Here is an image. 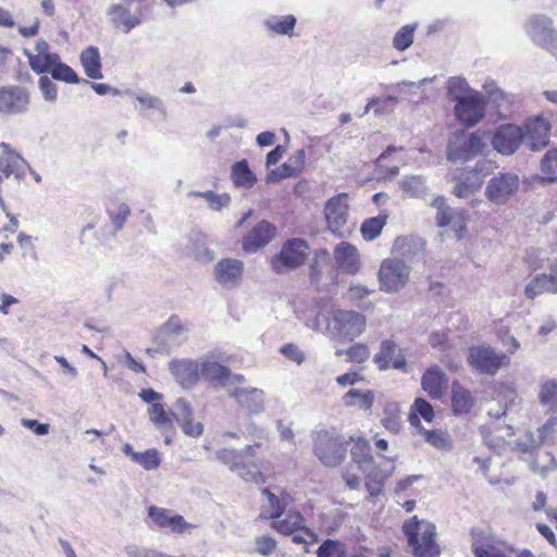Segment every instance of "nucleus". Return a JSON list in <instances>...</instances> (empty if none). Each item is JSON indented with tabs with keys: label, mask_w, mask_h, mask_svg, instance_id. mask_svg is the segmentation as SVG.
Wrapping results in <instances>:
<instances>
[{
	"label": "nucleus",
	"mask_w": 557,
	"mask_h": 557,
	"mask_svg": "<svg viewBox=\"0 0 557 557\" xmlns=\"http://www.w3.org/2000/svg\"><path fill=\"white\" fill-rule=\"evenodd\" d=\"M539 399L542 405H557V380H548L542 384Z\"/></svg>",
	"instance_id": "nucleus-58"
},
{
	"label": "nucleus",
	"mask_w": 557,
	"mask_h": 557,
	"mask_svg": "<svg viewBox=\"0 0 557 557\" xmlns=\"http://www.w3.org/2000/svg\"><path fill=\"white\" fill-rule=\"evenodd\" d=\"M42 97L48 102H55L58 99L57 85L46 75L40 76L38 81Z\"/></svg>",
	"instance_id": "nucleus-60"
},
{
	"label": "nucleus",
	"mask_w": 557,
	"mask_h": 557,
	"mask_svg": "<svg viewBox=\"0 0 557 557\" xmlns=\"http://www.w3.org/2000/svg\"><path fill=\"white\" fill-rule=\"evenodd\" d=\"M398 187L410 198H422L428 194L426 178L422 175H406L398 181Z\"/></svg>",
	"instance_id": "nucleus-37"
},
{
	"label": "nucleus",
	"mask_w": 557,
	"mask_h": 557,
	"mask_svg": "<svg viewBox=\"0 0 557 557\" xmlns=\"http://www.w3.org/2000/svg\"><path fill=\"white\" fill-rule=\"evenodd\" d=\"M131 214L129 207L126 203H119L111 213V220L115 230H121Z\"/></svg>",
	"instance_id": "nucleus-63"
},
{
	"label": "nucleus",
	"mask_w": 557,
	"mask_h": 557,
	"mask_svg": "<svg viewBox=\"0 0 557 557\" xmlns=\"http://www.w3.org/2000/svg\"><path fill=\"white\" fill-rule=\"evenodd\" d=\"M541 173L546 182L557 181V149L553 148L545 152L540 164Z\"/></svg>",
	"instance_id": "nucleus-47"
},
{
	"label": "nucleus",
	"mask_w": 557,
	"mask_h": 557,
	"mask_svg": "<svg viewBox=\"0 0 557 557\" xmlns=\"http://www.w3.org/2000/svg\"><path fill=\"white\" fill-rule=\"evenodd\" d=\"M231 180L236 188L250 189L257 183V176L249 169L247 160L235 162L231 169Z\"/></svg>",
	"instance_id": "nucleus-34"
},
{
	"label": "nucleus",
	"mask_w": 557,
	"mask_h": 557,
	"mask_svg": "<svg viewBox=\"0 0 557 557\" xmlns=\"http://www.w3.org/2000/svg\"><path fill=\"white\" fill-rule=\"evenodd\" d=\"M148 416L150 421L160 430L173 429V420L171 413H168L164 406L160 403L152 404L148 408Z\"/></svg>",
	"instance_id": "nucleus-46"
},
{
	"label": "nucleus",
	"mask_w": 557,
	"mask_h": 557,
	"mask_svg": "<svg viewBox=\"0 0 557 557\" xmlns=\"http://www.w3.org/2000/svg\"><path fill=\"white\" fill-rule=\"evenodd\" d=\"M300 172H298L290 162H285L277 171H271L268 174L267 182H274L281 178L294 177L297 176Z\"/></svg>",
	"instance_id": "nucleus-61"
},
{
	"label": "nucleus",
	"mask_w": 557,
	"mask_h": 557,
	"mask_svg": "<svg viewBox=\"0 0 557 557\" xmlns=\"http://www.w3.org/2000/svg\"><path fill=\"white\" fill-rule=\"evenodd\" d=\"M309 255L308 243L299 237L285 240L278 253L271 258L270 264L276 274H287L301 267Z\"/></svg>",
	"instance_id": "nucleus-4"
},
{
	"label": "nucleus",
	"mask_w": 557,
	"mask_h": 557,
	"mask_svg": "<svg viewBox=\"0 0 557 557\" xmlns=\"http://www.w3.org/2000/svg\"><path fill=\"white\" fill-rule=\"evenodd\" d=\"M244 269L245 265L242 260L223 258L214 265L213 275L223 288L233 289L240 284Z\"/></svg>",
	"instance_id": "nucleus-16"
},
{
	"label": "nucleus",
	"mask_w": 557,
	"mask_h": 557,
	"mask_svg": "<svg viewBox=\"0 0 557 557\" xmlns=\"http://www.w3.org/2000/svg\"><path fill=\"white\" fill-rule=\"evenodd\" d=\"M108 15L111 17V22L116 27H123L126 34L141 24V18L137 14H132L123 4L111 5Z\"/></svg>",
	"instance_id": "nucleus-32"
},
{
	"label": "nucleus",
	"mask_w": 557,
	"mask_h": 557,
	"mask_svg": "<svg viewBox=\"0 0 557 557\" xmlns=\"http://www.w3.org/2000/svg\"><path fill=\"white\" fill-rule=\"evenodd\" d=\"M387 215H377L370 219H367L360 227V232L362 237L366 240L375 239L382 232L384 225L386 224Z\"/></svg>",
	"instance_id": "nucleus-49"
},
{
	"label": "nucleus",
	"mask_w": 557,
	"mask_h": 557,
	"mask_svg": "<svg viewBox=\"0 0 557 557\" xmlns=\"http://www.w3.org/2000/svg\"><path fill=\"white\" fill-rule=\"evenodd\" d=\"M421 386L432 399H441L448 386V377L438 366H432L423 373Z\"/></svg>",
	"instance_id": "nucleus-26"
},
{
	"label": "nucleus",
	"mask_w": 557,
	"mask_h": 557,
	"mask_svg": "<svg viewBox=\"0 0 557 557\" xmlns=\"http://www.w3.org/2000/svg\"><path fill=\"white\" fill-rule=\"evenodd\" d=\"M187 253L196 260L207 263L213 260V252L209 249L207 239L201 234H195L187 246Z\"/></svg>",
	"instance_id": "nucleus-42"
},
{
	"label": "nucleus",
	"mask_w": 557,
	"mask_h": 557,
	"mask_svg": "<svg viewBox=\"0 0 557 557\" xmlns=\"http://www.w3.org/2000/svg\"><path fill=\"white\" fill-rule=\"evenodd\" d=\"M395 349L396 344L392 339H385L381 343L380 351L373 358L380 370L389 368Z\"/></svg>",
	"instance_id": "nucleus-54"
},
{
	"label": "nucleus",
	"mask_w": 557,
	"mask_h": 557,
	"mask_svg": "<svg viewBox=\"0 0 557 557\" xmlns=\"http://www.w3.org/2000/svg\"><path fill=\"white\" fill-rule=\"evenodd\" d=\"M297 20L294 15L288 14L284 16L270 15L263 24L265 28L276 35L292 36L296 26Z\"/></svg>",
	"instance_id": "nucleus-40"
},
{
	"label": "nucleus",
	"mask_w": 557,
	"mask_h": 557,
	"mask_svg": "<svg viewBox=\"0 0 557 557\" xmlns=\"http://www.w3.org/2000/svg\"><path fill=\"white\" fill-rule=\"evenodd\" d=\"M403 531L416 557L440 556V549L435 543L436 528L433 523L420 522L417 517H413L404 523Z\"/></svg>",
	"instance_id": "nucleus-3"
},
{
	"label": "nucleus",
	"mask_w": 557,
	"mask_h": 557,
	"mask_svg": "<svg viewBox=\"0 0 557 557\" xmlns=\"http://www.w3.org/2000/svg\"><path fill=\"white\" fill-rule=\"evenodd\" d=\"M491 102L496 107L498 115L502 119H506L512 112L515 97L500 89L494 94V98H492Z\"/></svg>",
	"instance_id": "nucleus-53"
},
{
	"label": "nucleus",
	"mask_w": 557,
	"mask_h": 557,
	"mask_svg": "<svg viewBox=\"0 0 557 557\" xmlns=\"http://www.w3.org/2000/svg\"><path fill=\"white\" fill-rule=\"evenodd\" d=\"M425 243L421 238L398 237L395 240L393 251L400 256V259L412 261L424 251Z\"/></svg>",
	"instance_id": "nucleus-33"
},
{
	"label": "nucleus",
	"mask_w": 557,
	"mask_h": 557,
	"mask_svg": "<svg viewBox=\"0 0 557 557\" xmlns=\"http://www.w3.org/2000/svg\"><path fill=\"white\" fill-rule=\"evenodd\" d=\"M474 406L472 393L455 380L451 383V410L456 416H463L471 411Z\"/></svg>",
	"instance_id": "nucleus-31"
},
{
	"label": "nucleus",
	"mask_w": 557,
	"mask_h": 557,
	"mask_svg": "<svg viewBox=\"0 0 557 557\" xmlns=\"http://www.w3.org/2000/svg\"><path fill=\"white\" fill-rule=\"evenodd\" d=\"M351 459L357 463L360 471L366 472L373 463L370 444L363 440L358 438L354 442L350 449Z\"/></svg>",
	"instance_id": "nucleus-41"
},
{
	"label": "nucleus",
	"mask_w": 557,
	"mask_h": 557,
	"mask_svg": "<svg viewBox=\"0 0 557 557\" xmlns=\"http://www.w3.org/2000/svg\"><path fill=\"white\" fill-rule=\"evenodd\" d=\"M523 129L512 124L498 126L492 136L493 148L503 156L513 154L523 141Z\"/></svg>",
	"instance_id": "nucleus-13"
},
{
	"label": "nucleus",
	"mask_w": 557,
	"mask_h": 557,
	"mask_svg": "<svg viewBox=\"0 0 557 557\" xmlns=\"http://www.w3.org/2000/svg\"><path fill=\"white\" fill-rule=\"evenodd\" d=\"M486 99L480 91H471L467 98L455 103L454 114L459 124L473 127L485 116Z\"/></svg>",
	"instance_id": "nucleus-10"
},
{
	"label": "nucleus",
	"mask_w": 557,
	"mask_h": 557,
	"mask_svg": "<svg viewBox=\"0 0 557 557\" xmlns=\"http://www.w3.org/2000/svg\"><path fill=\"white\" fill-rule=\"evenodd\" d=\"M169 369L176 382L186 389L194 387L199 380V366L191 359L173 360Z\"/></svg>",
	"instance_id": "nucleus-21"
},
{
	"label": "nucleus",
	"mask_w": 557,
	"mask_h": 557,
	"mask_svg": "<svg viewBox=\"0 0 557 557\" xmlns=\"http://www.w3.org/2000/svg\"><path fill=\"white\" fill-rule=\"evenodd\" d=\"M487 163L478 162L472 169H461L457 175L458 183L454 187V195L458 198H468L480 189L486 176Z\"/></svg>",
	"instance_id": "nucleus-12"
},
{
	"label": "nucleus",
	"mask_w": 557,
	"mask_h": 557,
	"mask_svg": "<svg viewBox=\"0 0 557 557\" xmlns=\"http://www.w3.org/2000/svg\"><path fill=\"white\" fill-rule=\"evenodd\" d=\"M170 413L186 435L198 437L203 433V425L200 422H193V408L185 398H178Z\"/></svg>",
	"instance_id": "nucleus-20"
},
{
	"label": "nucleus",
	"mask_w": 557,
	"mask_h": 557,
	"mask_svg": "<svg viewBox=\"0 0 557 557\" xmlns=\"http://www.w3.org/2000/svg\"><path fill=\"white\" fill-rule=\"evenodd\" d=\"M346 355L352 362L362 363L369 358V349L366 345L355 344L347 349Z\"/></svg>",
	"instance_id": "nucleus-62"
},
{
	"label": "nucleus",
	"mask_w": 557,
	"mask_h": 557,
	"mask_svg": "<svg viewBox=\"0 0 557 557\" xmlns=\"http://www.w3.org/2000/svg\"><path fill=\"white\" fill-rule=\"evenodd\" d=\"M417 24H407L403 26L393 38V47L397 51L407 50L412 44Z\"/></svg>",
	"instance_id": "nucleus-52"
},
{
	"label": "nucleus",
	"mask_w": 557,
	"mask_h": 557,
	"mask_svg": "<svg viewBox=\"0 0 557 557\" xmlns=\"http://www.w3.org/2000/svg\"><path fill=\"white\" fill-rule=\"evenodd\" d=\"M134 462L140 465L145 470L152 471L159 468L161 463L160 454L156 448H149L134 455Z\"/></svg>",
	"instance_id": "nucleus-56"
},
{
	"label": "nucleus",
	"mask_w": 557,
	"mask_h": 557,
	"mask_svg": "<svg viewBox=\"0 0 557 557\" xmlns=\"http://www.w3.org/2000/svg\"><path fill=\"white\" fill-rule=\"evenodd\" d=\"M304 517L298 511H288L284 518L273 519L272 527L280 533L292 535L297 531H304L306 535L311 537V543L318 542V536L314 532L304 527Z\"/></svg>",
	"instance_id": "nucleus-28"
},
{
	"label": "nucleus",
	"mask_w": 557,
	"mask_h": 557,
	"mask_svg": "<svg viewBox=\"0 0 557 557\" xmlns=\"http://www.w3.org/2000/svg\"><path fill=\"white\" fill-rule=\"evenodd\" d=\"M470 534L471 548L475 557H506L504 550L506 543L504 541L479 529H472Z\"/></svg>",
	"instance_id": "nucleus-18"
},
{
	"label": "nucleus",
	"mask_w": 557,
	"mask_h": 557,
	"mask_svg": "<svg viewBox=\"0 0 557 557\" xmlns=\"http://www.w3.org/2000/svg\"><path fill=\"white\" fill-rule=\"evenodd\" d=\"M419 432L424 440L437 449L449 450L451 448L450 437L448 433L441 430H426L420 426Z\"/></svg>",
	"instance_id": "nucleus-50"
},
{
	"label": "nucleus",
	"mask_w": 557,
	"mask_h": 557,
	"mask_svg": "<svg viewBox=\"0 0 557 557\" xmlns=\"http://www.w3.org/2000/svg\"><path fill=\"white\" fill-rule=\"evenodd\" d=\"M262 495L267 497L268 504L263 505L260 518L262 519H275L281 518L285 508L292 503V496L282 491L280 496H276L269 488H263Z\"/></svg>",
	"instance_id": "nucleus-30"
},
{
	"label": "nucleus",
	"mask_w": 557,
	"mask_h": 557,
	"mask_svg": "<svg viewBox=\"0 0 557 557\" xmlns=\"http://www.w3.org/2000/svg\"><path fill=\"white\" fill-rule=\"evenodd\" d=\"M24 54L28 59L30 69L37 74H44L48 71L51 72L53 64L59 62V54H34L28 50H24Z\"/></svg>",
	"instance_id": "nucleus-44"
},
{
	"label": "nucleus",
	"mask_w": 557,
	"mask_h": 557,
	"mask_svg": "<svg viewBox=\"0 0 557 557\" xmlns=\"http://www.w3.org/2000/svg\"><path fill=\"white\" fill-rule=\"evenodd\" d=\"M334 259L338 269L345 273L355 274L360 269L358 250L347 242H342L335 247Z\"/></svg>",
	"instance_id": "nucleus-27"
},
{
	"label": "nucleus",
	"mask_w": 557,
	"mask_h": 557,
	"mask_svg": "<svg viewBox=\"0 0 557 557\" xmlns=\"http://www.w3.org/2000/svg\"><path fill=\"white\" fill-rule=\"evenodd\" d=\"M0 148L2 151L0 156V166L11 168L16 172H20L21 164H27L22 156L12 149L9 144L2 141L0 144Z\"/></svg>",
	"instance_id": "nucleus-51"
},
{
	"label": "nucleus",
	"mask_w": 557,
	"mask_h": 557,
	"mask_svg": "<svg viewBox=\"0 0 557 557\" xmlns=\"http://www.w3.org/2000/svg\"><path fill=\"white\" fill-rule=\"evenodd\" d=\"M473 156L468 148L466 134L456 133L448 141L447 146V159L449 161H468Z\"/></svg>",
	"instance_id": "nucleus-38"
},
{
	"label": "nucleus",
	"mask_w": 557,
	"mask_h": 557,
	"mask_svg": "<svg viewBox=\"0 0 557 557\" xmlns=\"http://www.w3.org/2000/svg\"><path fill=\"white\" fill-rule=\"evenodd\" d=\"M135 99L144 109L156 110L163 117L166 116V109L161 98L150 95L148 92H140L135 96Z\"/></svg>",
	"instance_id": "nucleus-57"
},
{
	"label": "nucleus",
	"mask_w": 557,
	"mask_h": 557,
	"mask_svg": "<svg viewBox=\"0 0 557 557\" xmlns=\"http://www.w3.org/2000/svg\"><path fill=\"white\" fill-rule=\"evenodd\" d=\"M542 444L540 437L535 438L531 433H527L523 440L511 442L509 447L512 450L533 454Z\"/></svg>",
	"instance_id": "nucleus-59"
},
{
	"label": "nucleus",
	"mask_w": 557,
	"mask_h": 557,
	"mask_svg": "<svg viewBox=\"0 0 557 557\" xmlns=\"http://www.w3.org/2000/svg\"><path fill=\"white\" fill-rule=\"evenodd\" d=\"M447 95L455 102L460 101L462 98H467L471 91L466 78L460 76L449 77L447 81Z\"/></svg>",
	"instance_id": "nucleus-45"
},
{
	"label": "nucleus",
	"mask_w": 557,
	"mask_h": 557,
	"mask_svg": "<svg viewBox=\"0 0 557 557\" xmlns=\"http://www.w3.org/2000/svg\"><path fill=\"white\" fill-rule=\"evenodd\" d=\"M395 467L392 466L391 469L383 471L377 467H370L368 471H366V487L371 497H376L382 494L386 480L391 476Z\"/></svg>",
	"instance_id": "nucleus-35"
},
{
	"label": "nucleus",
	"mask_w": 557,
	"mask_h": 557,
	"mask_svg": "<svg viewBox=\"0 0 557 557\" xmlns=\"http://www.w3.org/2000/svg\"><path fill=\"white\" fill-rule=\"evenodd\" d=\"M313 443L314 455L326 467H336L346 457L345 440L333 432L327 430L317 432Z\"/></svg>",
	"instance_id": "nucleus-5"
},
{
	"label": "nucleus",
	"mask_w": 557,
	"mask_h": 557,
	"mask_svg": "<svg viewBox=\"0 0 557 557\" xmlns=\"http://www.w3.org/2000/svg\"><path fill=\"white\" fill-rule=\"evenodd\" d=\"M367 326L366 317L354 310L334 309L330 311L325 333L333 339L354 341Z\"/></svg>",
	"instance_id": "nucleus-2"
},
{
	"label": "nucleus",
	"mask_w": 557,
	"mask_h": 557,
	"mask_svg": "<svg viewBox=\"0 0 557 557\" xmlns=\"http://www.w3.org/2000/svg\"><path fill=\"white\" fill-rule=\"evenodd\" d=\"M528 37L537 46L548 48L557 45V30L553 20L544 14L530 16L524 24Z\"/></svg>",
	"instance_id": "nucleus-11"
},
{
	"label": "nucleus",
	"mask_w": 557,
	"mask_h": 557,
	"mask_svg": "<svg viewBox=\"0 0 557 557\" xmlns=\"http://www.w3.org/2000/svg\"><path fill=\"white\" fill-rule=\"evenodd\" d=\"M423 418L426 422H431L434 417V410L432 405L423 398H417L412 406V413L409 419L412 425H416L420 429V419Z\"/></svg>",
	"instance_id": "nucleus-48"
},
{
	"label": "nucleus",
	"mask_w": 557,
	"mask_h": 557,
	"mask_svg": "<svg viewBox=\"0 0 557 557\" xmlns=\"http://www.w3.org/2000/svg\"><path fill=\"white\" fill-rule=\"evenodd\" d=\"M51 76L55 81H61L64 83L77 84L81 82L77 74L73 71L71 66L61 62V58L59 57V62L57 61L51 69Z\"/></svg>",
	"instance_id": "nucleus-55"
},
{
	"label": "nucleus",
	"mask_w": 557,
	"mask_h": 557,
	"mask_svg": "<svg viewBox=\"0 0 557 557\" xmlns=\"http://www.w3.org/2000/svg\"><path fill=\"white\" fill-rule=\"evenodd\" d=\"M523 140L533 151L545 148L549 143L550 123L543 116H535L524 125Z\"/></svg>",
	"instance_id": "nucleus-19"
},
{
	"label": "nucleus",
	"mask_w": 557,
	"mask_h": 557,
	"mask_svg": "<svg viewBox=\"0 0 557 557\" xmlns=\"http://www.w3.org/2000/svg\"><path fill=\"white\" fill-rule=\"evenodd\" d=\"M468 362L480 374L495 375L510 364V358L490 345H478L469 348Z\"/></svg>",
	"instance_id": "nucleus-6"
},
{
	"label": "nucleus",
	"mask_w": 557,
	"mask_h": 557,
	"mask_svg": "<svg viewBox=\"0 0 557 557\" xmlns=\"http://www.w3.org/2000/svg\"><path fill=\"white\" fill-rule=\"evenodd\" d=\"M485 444L494 451L500 454L507 446H511V438L513 436L512 428L504 424L493 429L492 426H483L481 430Z\"/></svg>",
	"instance_id": "nucleus-29"
},
{
	"label": "nucleus",
	"mask_w": 557,
	"mask_h": 557,
	"mask_svg": "<svg viewBox=\"0 0 557 557\" xmlns=\"http://www.w3.org/2000/svg\"><path fill=\"white\" fill-rule=\"evenodd\" d=\"M276 234V226L267 220H262L244 236L242 248L248 253L257 252L265 247Z\"/></svg>",
	"instance_id": "nucleus-17"
},
{
	"label": "nucleus",
	"mask_w": 557,
	"mask_h": 557,
	"mask_svg": "<svg viewBox=\"0 0 557 557\" xmlns=\"http://www.w3.org/2000/svg\"><path fill=\"white\" fill-rule=\"evenodd\" d=\"M200 375L211 382L221 385L225 388L227 383L228 368L216 361L207 360L200 367Z\"/></svg>",
	"instance_id": "nucleus-39"
},
{
	"label": "nucleus",
	"mask_w": 557,
	"mask_h": 557,
	"mask_svg": "<svg viewBox=\"0 0 557 557\" xmlns=\"http://www.w3.org/2000/svg\"><path fill=\"white\" fill-rule=\"evenodd\" d=\"M280 351L284 357L297 364H301L305 361V354L297 345L285 344L281 347Z\"/></svg>",
	"instance_id": "nucleus-64"
},
{
	"label": "nucleus",
	"mask_w": 557,
	"mask_h": 557,
	"mask_svg": "<svg viewBox=\"0 0 557 557\" xmlns=\"http://www.w3.org/2000/svg\"><path fill=\"white\" fill-rule=\"evenodd\" d=\"M29 92L21 86H8L0 88V113L22 114L28 110Z\"/></svg>",
	"instance_id": "nucleus-15"
},
{
	"label": "nucleus",
	"mask_w": 557,
	"mask_h": 557,
	"mask_svg": "<svg viewBox=\"0 0 557 557\" xmlns=\"http://www.w3.org/2000/svg\"><path fill=\"white\" fill-rule=\"evenodd\" d=\"M189 325L183 322L177 315H172L162 325L160 330V337L165 341L161 343L162 349H168L170 346H180L188 338Z\"/></svg>",
	"instance_id": "nucleus-22"
},
{
	"label": "nucleus",
	"mask_w": 557,
	"mask_h": 557,
	"mask_svg": "<svg viewBox=\"0 0 557 557\" xmlns=\"http://www.w3.org/2000/svg\"><path fill=\"white\" fill-rule=\"evenodd\" d=\"M411 268L403 259L393 257L382 261L379 270L381 289L386 293L398 292L408 283Z\"/></svg>",
	"instance_id": "nucleus-7"
},
{
	"label": "nucleus",
	"mask_w": 557,
	"mask_h": 557,
	"mask_svg": "<svg viewBox=\"0 0 557 557\" xmlns=\"http://www.w3.org/2000/svg\"><path fill=\"white\" fill-rule=\"evenodd\" d=\"M520 178L511 172H499L486 184L485 197L494 205L503 206L519 190Z\"/></svg>",
	"instance_id": "nucleus-8"
},
{
	"label": "nucleus",
	"mask_w": 557,
	"mask_h": 557,
	"mask_svg": "<svg viewBox=\"0 0 557 557\" xmlns=\"http://www.w3.org/2000/svg\"><path fill=\"white\" fill-rule=\"evenodd\" d=\"M324 215L330 231L338 237H344L348 218L347 195L339 194L329 199L324 207Z\"/></svg>",
	"instance_id": "nucleus-14"
},
{
	"label": "nucleus",
	"mask_w": 557,
	"mask_h": 557,
	"mask_svg": "<svg viewBox=\"0 0 557 557\" xmlns=\"http://www.w3.org/2000/svg\"><path fill=\"white\" fill-rule=\"evenodd\" d=\"M149 517L159 528H169L174 533L189 532L195 525L186 522L183 516L172 515L169 509L151 506Z\"/></svg>",
	"instance_id": "nucleus-24"
},
{
	"label": "nucleus",
	"mask_w": 557,
	"mask_h": 557,
	"mask_svg": "<svg viewBox=\"0 0 557 557\" xmlns=\"http://www.w3.org/2000/svg\"><path fill=\"white\" fill-rule=\"evenodd\" d=\"M256 447H259V444L248 445L243 450L222 448L216 451V458L230 466L231 471L239 475L244 481L262 484L265 482V475L261 471L259 463L249 460L253 457Z\"/></svg>",
	"instance_id": "nucleus-1"
},
{
	"label": "nucleus",
	"mask_w": 557,
	"mask_h": 557,
	"mask_svg": "<svg viewBox=\"0 0 557 557\" xmlns=\"http://www.w3.org/2000/svg\"><path fill=\"white\" fill-rule=\"evenodd\" d=\"M544 293L557 294V261L552 264L548 274H537L524 287V295L529 299Z\"/></svg>",
	"instance_id": "nucleus-25"
},
{
	"label": "nucleus",
	"mask_w": 557,
	"mask_h": 557,
	"mask_svg": "<svg viewBox=\"0 0 557 557\" xmlns=\"http://www.w3.org/2000/svg\"><path fill=\"white\" fill-rule=\"evenodd\" d=\"M230 397L234 398L236 404L249 413H261L265 409L264 392L257 387H246L232 389Z\"/></svg>",
	"instance_id": "nucleus-23"
},
{
	"label": "nucleus",
	"mask_w": 557,
	"mask_h": 557,
	"mask_svg": "<svg viewBox=\"0 0 557 557\" xmlns=\"http://www.w3.org/2000/svg\"><path fill=\"white\" fill-rule=\"evenodd\" d=\"M431 207L436 209V225L453 231L457 239H461L468 222L467 212L462 209H455L446 203L444 196H437L431 202Z\"/></svg>",
	"instance_id": "nucleus-9"
},
{
	"label": "nucleus",
	"mask_w": 557,
	"mask_h": 557,
	"mask_svg": "<svg viewBox=\"0 0 557 557\" xmlns=\"http://www.w3.org/2000/svg\"><path fill=\"white\" fill-rule=\"evenodd\" d=\"M81 63L85 74L91 79H101L103 74L101 71L100 53L97 47L89 46L81 53Z\"/></svg>",
	"instance_id": "nucleus-36"
},
{
	"label": "nucleus",
	"mask_w": 557,
	"mask_h": 557,
	"mask_svg": "<svg viewBox=\"0 0 557 557\" xmlns=\"http://www.w3.org/2000/svg\"><path fill=\"white\" fill-rule=\"evenodd\" d=\"M374 393L372 391L349 389L343 397L345 406H358L363 410H370L374 403Z\"/></svg>",
	"instance_id": "nucleus-43"
}]
</instances>
